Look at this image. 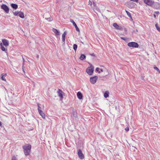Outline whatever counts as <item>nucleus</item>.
<instances>
[{
	"instance_id": "nucleus-1",
	"label": "nucleus",
	"mask_w": 160,
	"mask_h": 160,
	"mask_svg": "<svg viewBox=\"0 0 160 160\" xmlns=\"http://www.w3.org/2000/svg\"><path fill=\"white\" fill-rule=\"evenodd\" d=\"M23 152L25 155L26 156L29 155L31 149V145L30 144H27L22 146Z\"/></svg>"
},
{
	"instance_id": "nucleus-2",
	"label": "nucleus",
	"mask_w": 160,
	"mask_h": 160,
	"mask_svg": "<svg viewBox=\"0 0 160 160\" xmlns=\"http://www.w3.org/2000/svg\"><path fill=\"white\" fill-rule=\"evenodd\" d=\"M128 46L129 47L137 48L138 47L139 45L137 42H131L128 43Z\"/></svg>"
},
{
	"instance_id": "nucleus-3",
	"label": "nucleus",
	"mask_w": 160,
	"mask_h": 160,
	"mask_svg": "<svg viewBox=\"0 0 160 160\" xmlns=\"http://www.w3.org/2000/svg\"><path fill=\"white\" fill-rule=\"evenodd\" d=\"M1 8L3 9L6 13H8L9 12V8L5 4H2L1 5Z\"/></svg>"
},
{
	"instance_id": "nucleus-4",
	"label": "nucleus",
	"mask_w": 160,
	"mask_h": 160,
	"mask_svg": "<svg viewBox=\"0 0 160 160\" xmlns=\"http://www.w3.org/2000/svg\"><path fill=\"white\" fill-rule=\"evenodd\" d=\"M144 2L149 6H152L154 3V2L152 0H144Z\"/></svg>"
},
{
	"instance_id": "nucleus-5",
	"label": "nucleus",
	"mask_w": 160,
	"mask_h": 160,
	"mask_svg": "<svg viewBox=\"0 0 160 160\" xmlns=\"http://www.w3.org/2000/svg\"><path fill=\"white\" fill-rule=\"evenodd\" d=\"M94 68L92 67L88 68L86 70V72L89 75H91L93 72Z\"/></svg>"
},
{
	"instance_id": "nucleus-6",
	"label": "nucleus",
	"mask_w": 160,
	"mask_h": 160,
	"mask_svg": "<svg viewBox=\"0 0 160 160\" xmlns=\"http://www.w3.org/2000/svg\"><path fill=\"white\" fill-rule=\"evenodd\" d=\"M98 77L97 76H95L90 78V81L91 83L92 84H95L97 80L98 79Z\"/></svg>"
},
{
	"instance_id": "nucleus-7",
	"label": "nucleus",
	"mask_w": 160,
	"mask_h": 160,
	"mask_svg": "<svg viewBox=\"0 0 160 160\" xmlns=\"http://www.w3.org/2000/svg\"><path fill=\"white\" fill-rule=\"evenodd\" d=\"M78 155L79 158L81 159L84 158V156L83 154L82 153V151L80 149H79L78 151Z\"/></svg>"
},
{
	"instance_id": "nucleus-8",
	"label": "nucleus",
	"mask_w": 160,
	"mask_h": 160,
	"mask_svg": "<svg viewBox=\"0 0 160 160\" xmlns=\"http://www.w3.org/2000/svg\"><path fill=\"white\" fill-rule=\"evenodd\" d=\"M57 92L58 93L59 97L61 99H62L63 98V96L62 94L63 92L62 90L61 89H58Z\"/></svg>"
},
{
	"instance_id": "nucleus-9",
	"label": "nucleus",
	"mask_w": 160,
	"mask_h": 160,
	"mask_svg": "<svg viewBox=\"0 0 160 160\" xmlns=\"http://www.w3.org/2000/svg\"><path fill=\"white\" fill-rule=\"evenodd\" d=\"M70 22H72L73 24V25L75 26L76 28V30L78 32H80V30L78 27H77V24L75 23L74 21L72 20V19H71L70 20Z\"/></svg>"
},
{
	"instance_id": "nucleus-10",
	"label": "nucleus",
	"mask_w": 160,
	"mask_h": 160,
	"mask_svg": "<svg viewBox=\"0 0 160 160\" xmlns=\"http://www.w3.org/2000/svg\"><path fill=\"white\" fill-rule=\"evenodd\" d=\"M2 42L3 44L6 47L8 46L9 45L8 41L6 39H3L2 40Z\"/></svg>"
},
{
	"instance_id": "nucleus-11",
	"label": "nucleus",
	"mask_w": 160,
	"mask_h": 160,
	"mask_svg": "<svg viewBox=\"0 0 160 160\" xmlns=\"http://www.w3.org/2000/svg\"><path fill=\"white\" fill-rule=\"evenodd\" d=\"M77 96L78 98L80 99H81L82 98V93L80 92H78L77 93Z\"/></svg>"
},
{
	"instance_id": "nucleus-12",
	"label": "nucleus",
	"mask_w": 160,
	"mask_h": 160,
	"mask_svg": "<svg viewBox=\"0 0 160 160\" xmlns=\"http://www.w3.org/2000/svg\"><path fill=\"white\" fill-rule=\"evenodd\" d=\"M52 31L55 34L57 35H60V32L57 29L53 28Z\"/></svg>"
},
{
	"instance_id": "nucleus-13",
	"label": "nucleus",
	"mask_w": 160,
	"mask_h": 160,
	"mask_svg": "<svg viewBox=\"0 0 160 160\" xmlns=\"http://www.w3.org/2000/svg\"><path fill=\"white\" fill-rule=\"evenodd\" d=\"M38 112H39L40 115L42 116V117L43 118H45V114L43 112L42 110L39 111Z\"/></svg>"
},
{
	"instance_id": "nucleus-14",
	"label": "nucleus",
	"mask_w": 160,
	"mask_h": 160,
	"mask_svg": "<svg viewBox=\"0 0 160 160\" xmlns=\"http://www.w3.org/2000/svg\"><path fill=\"white\" fill-rule=\"evenodd\" d=\"M11 6L13 9H16L18 8V5L16 4L12 3L11 4Z\"/></svg>"
},
{
	"instance_id": "nucleus-15",
	"label": "nucleus",
	"mask_w": 160,
	"mask_h": 160,
	"mask_svg": "<svg viewBox=\"0 0 160 160\" xmlns=\"http://www.w3.org/2000/svg\"><path fill=\"white\" fill-rule=\"evenodd\" d=\"M18 16L22 18H24L23 13L21 12H19Z\"/></svg>"
},
{
	"instance_id": "nucleus-16",
	"label": "nucleus",
	"mask_w": 160,
	"mask_h": 160,
	"mask_svg": "<svg viewBox=\"0 0 160 160\" xmlns=\"http://www.w3.org/2000/svg\"><path fill=\"white\" fill-rule=\"evenodd\" d=\"M86 57L85 55L84 54H81L80 57L79 58V59L81 60H82L85 59Z\"/></svg>"
},
{
	"instance_id": "nucleus-17",
	"label": "nucleus",
	"mask_w": 160,
	"mask_h": 160,
	"mask_svg": "<svg viewBox=\"0 0 160 160\" xmlns=\"http://www.w3.org/2000/svg\"><path fill=\"white\" fill-rule=\"evenodd\" d=\"M109 92L108 91H106L104 93V97L107 98L109 96Z\"/></svg>"
},
{
	"instance_id": "nucleus-18",
	"label": "nucleus",
	"mask_w": 160,
	"mask_h": 160,
	"mask_svg": "<svg viewBox=\"0 0 160 160\" xmlns=\"http://www.w3.org/2000/svg\"><path fill=\"white\" fill-rule=\"evenodd\" d=\"M113 26L117 29H119V26L116 23H113Z\"/></svg>"
},
{
	"instance_id": "nucleus-19",
	"label": "nucleus",
	"mask_w": 160,
	"mask_h": 160,
	"mask_svg": "<svg viewBox=\"0 0 160 160\" xmlns=\"http://www.w3.org/2000/svg\"><path fill=\"white\" fill-rule=\"evenodd\" d=\"M5 74H4L2 73L1 74V77L2 80L6 81V79L5 78Z\"/></svg>"
},
{
	"instance_id": "nucleus-20",
	"label": "nucleus",
	"mask_w": 160,
	"mask_h": 160,
	"mask_svg": "<svg viewBox=\"0 0 160 160\" xmlns=\"http://www.w3.org/2000/svg\"><path fill=\"white\" fill-rule=\"evenodd\" d=\"M72 114L74 117L75 118L77 117V113L74 110L72 111Z\"/></svg>"
},
{
	"instance_id": "nucleus-21",
	"label": "nucleus",
	"mask_w": 160,
	"mask_h": 160,
	"mask_svg": "<svg viewBox=\"0 0 160 160\" xmlns=\"http://www.w3.org/2000/svg\"><path fill=\"white\" fill-rule=\"evenodd\" d=\"M0 46H1V48L2 51H5V49L4 47L3 46V45L2 43H1L0 44Z\"/></svg>"
},
{
	"instance_id": "nucleus-22",
	"label": "nucleus",
	"mask_w": 160,
	"mask_h": 160,
	"mask_svg": "<svg viewBox=\"0 0 160 160\" xmlns=\"http://www.w3.org/2000/svg\"><path fill=\"white\" fill-rule=\"evenodd\" d=\"M100 71L102 72H104V73H105V75H107L108 74V72L107 71V70H103L102 69H100Z\"/></svg>"
},
{
	"instance_id": "nucleus-23",
	"label": "nucleus",
	"mask_w": 160,
	"mask_h": 160,
	"mask_svg": "<svg viewBox=\"0 0 160 160\" xmlns=\"http://www.w3.org/2000/svg\"><path fill=\"white\" fill-rule=\"evenodd\" d=\"M77 47H78V46L77 44H74L73 45V49H74V50L75 51V52H76V51L77 49Z\"/></svg>"
},
{
	"instance_id": "nucleus-24",
	"label": "nucleus",
	"mask_w": 160,
	"mask_h": 160,
	"mask_svg": "<svg viewBox=\"0 0 160 160\" xmlns=\"http://www.w3.org/2000/svg\"><path fill=\"white\" fill-rule=\"evenodd\" d=\"M14 14V15L15 16H18L19 12L18 11H15V12H12Z\"/></svg>"
},
{
	"instance_id": "nucleus-25",
	"label": "nucleus",
	"mask_w": 160,
	"mask_h": 160,
	"mask_svg": "<svg viewBox=\"0 0 160 160\" xmlns=\"http://www.w3.org/2000/svg\"><path fill=\"white\" fill-rule=\"evenodd\" d=\"M155 26L156 28L157 29L159 32H160V28L158 26V24H156L155 25Z\"/></svg>"
},
{
	"instance_id": "nucleus-26",
	"label": "nucleus",
	"mask_w": 160,
	"mask_h": 160,
	"mask_svg": "<svg viewBox=\"0 0 160 160\" xmlns=\"http://www.w3.org/2000/svg\"><path fill=\"white\" fill-rule=\"evenodd\" d=\"M38 112L39 111H41V109H42V108H41L40 107V104H39V103H38Z\"/></svg>"
},
{
	"instance_id": "nucleus-27",
	"label": "nucleus",
	"mask_w": 160,
	"mask_h": 160,
	"mask_svg": "<svg viewBox=\"0 0 160 160\" xmlns=\"http://www.w3.org/2000/svg\"><path fill=\"white\" fill-rule=\"evenodd\" d=\"M126 12L127 13V15L128 16L130 17V18H132V16H131V13L128 11H126Z\"/></svg>"
},
{
	"instance_id": "nucleus-28",
	"label": "nucleus",
	"mask_w": 160,
	"mask_h": 160,
	"mask_svg": "<svg viewBox=\"0 0 160 160\" xmlns=\"http://www.w3.org/2000/svg\"><path fill=\"white\" fill-rule=\"evenodd\" d=\"M66 34V32H64L63 33L62 35V38H65V36Z\"/></svg>"
},
{
	"instance_id": "nucleus-29",
	"label": "nucleus",
	"mask_w": 160,
	"mask_h": 160,
	"mask_svg": "<svg viewBox=\"0 0 160 160\" xmlns=\"http://www.w3.org/2000/svg\"><path fill=\"white\" fill-rule=\"evenodd\" d=\"M45 19L48 20L49 22H51L52 20V18H46Z\"/></svg>"
},
{
	"instance_id": "nucleus-30",
	"label": "nucleus",
	"mask_w": 160,
	"mask_h": 160,
	"mask_svg": "<svg viewBox=\"0 0 160 160\" xmlns=\"http://www.w3.org/2000/svg\"><path fill=\"white\" fill-rule=\"evenodd\" d=\"M154 68L158 72H159V73L160 72V71L159 70V69L156 67H154Z\"/></svg>"
},
{
	"instance_id": "nucleus-31",
	"label": "nucleus",
	"mask_w": 160,
	"mask_h": 160,
	"mask_svg": "<svg viewBox=\"0 0 160 160\" xmlns=\"http://www.w3.org/2000/svg\"><path fill=\"white\" fill-rule=\"evenodd\" d=\"M12 160H17L15 156H13Z\"/></svg>"
},
{
	"instance_id": "nucleus-32",
	"label": "nucleus",
	"mask_w": 160,
	"mask_h": 160,
	"mask_svg": "<svg viewBox=\"0 0 160 160\" xmlns=\"http://www.w3.org/2000/svg\"><path fill=\"white\" fill-rule=\"evenodd\" d=\"M92 4V2L90 0L88 2V5H90L91 6Z\"/></svg>"
},
{
	"instance_id": "nucleus-33",
	"label": "nucleus",
	"mask_w": 160,
	"mask_h": 160,
	"mask_svg": "<svg viewBox=\"0 0 160 160\" xmlns=\"http://www.w3.org/2000/svg\"><path fill=\"white\" fill-rule=\"evenodd\" d=\"M96 70L97 71V72H98V73H100V72L99 71V68H96Z\"/></svg>"
},
{
	"instance_id": "nucleus-34",
	"label": "nucleus",
	"mask_w": 160,
	"mask_h": 160,
	"mask_svg": "<svg viewBox=\"0 0 160 160\" xmlns=\"http://www.w3.org/2000/svg\"><path fill=\"white\" fill-rule=\"evenodd\" d=\"M125 130L126 131H128L129 130V128L128 127H127L125 128Z\"/></svg>"
},
{
	"instance_id": "nucleus-35",
	"label": "nucleus",
	"mask_w": 160,
	"mask_h": 160,
	"mask_svg": "<svg viewBox=\"0 0 160 160\" xmlns=\"http://www.w3.org/2000/svg\"><path fill=\"white\" fill-rule=\"evenodd\" d=\"M62 42L63 43H65V38H62Z\"/></svg>"
},
{
	"instance_id": "nucleus-36",
	"label": "nucleus",
	"mask_w": 160,
	"mask_h": 160,
	"mask_svg": "<svg viewBox=\"0 0 160 160\" xmlns=\"http://www.w3.org/2000/svg\"><path fill=\"white\" fill-rule=\"evenodd\" d=\"M90 55L92 56H95V55L94 53H92V54H90Z\"/></svg>"
},
{
	"instance_id": "nucleus-37",
	"label": "nucleus",
	"mask_w": 160,
	"mask_h": 160,
	"mask_svg": "<svg viewBox=\"0 0 160 160\" xmlns=\"http://www.w3.org/2000/svg\"><path fill=\"white\" fill-rule=\"evenodd\" d=\"M121 38L123 40H125V38H123V37H122Z\"/></svg>"
},
{
	"instance_id": "nucleus-38",
	"label": "nucleus",
	"mask_w": 160,
	"mask_h": 160,
	"mask_svg": "<svg viewBox=\"0 0 160 160\" xmlns=\"http://www.w3.org/2000/svg\"><path fill=\"white\" fill-rule=\"evenodd\" d=\"M37 58L38 59L39 58V55H37Z\"/></svg>"
},
{
	"instance_id": "nucleus-39",
	"label": "nucleus",
	"mask_w": 160,
	"mask_h": 160,
	"mask_svg": "<svg viewBox=\"0 0 160 160\" xmlns=\"http://www.w3.org/2000/svg\"><path fill=\"white\" fill-rule=\"evenodd\" d=\"M2 125V123L1 121H0V126H1Z\"/></svg>"
},
{
	"instance_id": "nucleus-40",
	"label": "nucleus",
	"mask_w": 160,
	"mask_h": 160,
	"mask_svg": "<svg viewBox=\"0 0 160 160\" xmlns=\"http://www.w3.org/2000/svg\"><path fill=\"white\" fill-rule=\"evenodd\" d=\"M22 69H23V72H24V73H25V71H24V68H23V67H22Z\"/></svg>"
},
{
	"instance_id": "nucleus-41",
	"label": "nucleus",
	"mask_w": 160,
	"mask_h": 160,
	"mask_svg": "<svg viewBox=\"0 0 160 160\" xmlns=\"http://www.w3.org/2000/svg\"><path fill=\"white\" fill-rule=\"evenodd\" d=\"M136 32H138V30L137 29H136Z\"/></svg>"
},
{
	"instance_id": "nucleus-42",
	"label": "nucleus",
	"mask_w": 160,
	"mask_h": 160,
	"mask_svg": "<svg viewBox=\"0 0 160 160\" xmlns=\"http://www.w3.org/2000/svg\"><path fill=\"white\" fill-rule=\"evenodd\" d=\"M93 5H95V3L94 2H93Z\"/></svg>"
},
{
	"instance_id": "nucleus-43",
	"label": "nucleus",
	"mask_w": 160,
	"mask_h": 160,
	"mask_svg": "<svg viewBox=\"0 0 160 160\" xmlns=\"http://www.w3.org/2000/svg\"><path fill=\"white\" fill-rule=\"evenodd\" d=\"M23 58V62H24V58Z\"/></svg>"
},
{
	"instance_id": "nucleus-44",
	"label": "nucleus",
	"mask_w": 160,
	"mask_h": 160,
	"mask_svg": "<svg viewBox=\"0 0 160 160\" xmlns=\"http://www.w3.org/2000/svg\"><path fill=\"white\" fill-rule=\"evenodd\" d=\"M157 13H159V12H157Z\"/></svg>"
},
{
	"instance_id": "nucleus-45",
	"label": "nucleus",
	"mask_w": 160,
	"mask_h": 160,
	"mask_svg": "<svg viewBox=\"0 0 160 160\" xmlns=\"http://www.w3.org/2000/svg\"><path fill=\"white\" fill-rule=\"evenodd\" d=\"M154 17H156V16L155 15H154Z\"/></svg>"
}]
</instances>
